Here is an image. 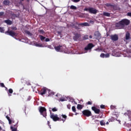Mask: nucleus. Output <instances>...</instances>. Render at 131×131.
I'll return each mask as SVG.
<instances>
[{
    "label": "nucleus",
    "mask_w": 131,
    "mask_h": 131,
    "mask_svg": "<svg viewBox=\"0 0 131 131\" xmlns=\"http://www.w3.org/2000/svg\"><path fill=\"white\" fill-rule=\"evenodd\" d=\"M50 118L51 119H53V121H63V122H65L66 121V119H67V116L66 115H62L61 116L62 119H60L58 117V115L54 114H52L51 112Z\"/></svg>",
    "instance_id": "nucleus-1"
},
{
    "label": "nucleus",
    "mask_w": 131,
    "mask_h": 131,
    "mask_svg": "<svg viewBox=\"0 0 131 131\" xmlns=\"http://www.w3.org/2000/svg\"><path fill=\"white\" fill-rule=\"evenodd\" d=\"M77 25H78V26H90V24L88 23L78 24V22H76L73 24V28H75V29H79V28Z\"/></svg>",
    "instance_id": "nucleus-2"
},
{
    "label": "nucleus",
    "mask_w": 131,
    "mask_h": 131,
    "mask_svg": "<svg viewBox=\"0 0 131 131\" xmlns=\"http://www.w3.org/2000/svg\"><path fill=\"white\" fill-rule=\"evenodd\" d=\"M47 93H48V97H50V96H51V91H50L49 89L44 88L43 89H42L39 92V95H41V96H43V95H46V94H47Z\"/></svg>",
    "instance_id": "nucleus-3"
},
{
    "label": "nucleus",
    "mask_w": 131,
    "mask_h": 131,
    "mask_svg": "<svg viewBox=\"0 0 131 131\" xmlns=\"http://www.w3.org/2000/svg\"><path fill=\"white\" fill-rule=\"evenodd\" d=\"M39 112H40L41 115H42L43 117H47V109L43 106H39Z\"/></svg>",
    "instance_id": "nucleus-4"
},
{
    "label": "nucleus",
    "mask_w": 131,
    "mask_h": 131,
    "mask_svg": "<svg viewBox=\"0 0 131 131\" xmlns=\"http://www.w3.org/2000/svg\"><path fill=\"white\" fill-rule=\"evenodd\" d=\"M105 7H107L106 10H115L116 5L111 3H106L105 4Z\"/></svg>",
    "instance_id": "nucleus-5"
},
{
    "label": "nucleus",
    "mask_w": 131,
    "mask_h": 131,
    "mask_svg": "<svg viewBox=\"0 0 131 131\" xmlns=\"http://www.w3.org/2000/svg\"><path fill=\"white\" fill-rule=\"evenodd\" d=\"M84 11H89L90 14H97V9L94 8H91V7H89V8H85L84 9Z\"/></svg>",
    "instance_id": "nucleus-6"
},
{
    "label": "nucleus",
    "mask_w": 131,
    "mask_h": 131,
    "mask_svg": "<svg viewBox=\"0 0 131 131\" xmlns=\"http://www.w3.org/2000/svg\"><path fill=\"white\" fill-rule=\"evenodd\" d=\"M82 113L84 116H86V117H90V116H92V112L89 110H84L82 112Z\"/></svg>",
    "instance_id": "nucleus-7"
},
{
    "label": "nucleus",
    "mask_w": 131,
    "mask_h": 131,
    "mask_svg": "<svg viewBox=\"0 0 131 131\" xmlns=\"http://www.w3.org/2000/svg\"><path fill=\"white\" fill-rule=\"evenodd\" d=\"M121 22L124 28L125 26H127L130 23L129 20L126 19L121 20Z\"/></svg>",
    "instance_id": "nucleus-8"
},
{
    "label": "nucleus",
    "mask_w": 131,
    "mask_h": 131,
    "mask_svg": "<svg viewBox=\"0 0 131 131\" xmlns=\"http://www.w3.org/2000/svg\"><path fill=\"white\" fill-rule=\"evenodd\" d=\"M5 34H8V35L12 36V37H14V36H16L17 35L16 33H15L13 31H9V30L5 32Z\"/></svg>",
    "instance_id": "nucleus-9"
},
{
    "label": "nucleus",
    "mask_w": 131,
    "mask_h": 131,
    "mask_svg": "<svg viewBox=\"0 0 131 131\" xmlns=\"http://www.w3.org/2000/svg\"><path fill=\"white\" fill-rule=\"evenodd\" d=\"M80 37H81V35L78 33H76L74 34V36H73V39L75 40V41H77L79 40Z\"/></svg>",
    "instance_id": "nucleus-10"
},
{
    "label": "nucleus",
    "mask_w": 131,
    "mask_h": 131,
    "mask_svg": "<svg viewBox=\"0 0 131 131\" xmlns=\"http://www.w3.org/2000/svg\"><path fill=\"white\" fill-rule=\"evenodd\" d=\"M95 47V45L93 44L92 43H89L88 44L86 47L84 48L85 51H89V50H92V48H94Z\"/></svg>",
    "instance_id": "nucleus-11"
},
{
    "label": "nucleus",
    "mask_w": 131,
    "mask_h": 131,
    "mask_svg": "<svg viewBox=\"0 0 131 131\" xmlns=\"http://www.w3.org/2000/svg\"><path fill=\"white\" fill-rule=\"evenodd\" d=\"M115 27L118 29H123L124 28L121 20L116 24Z\"/></svg>",
    "instance_id": "nucleus-12"
},
{
    "label": "nucleus",
    "mask_w": 131,
    "mask_h": 131,
    "mask_svg": "<svg viewBox=\"0 0 131 131\" xmlns=\"http://www.w3.org/2000/svg\"><path fill=\"white\" fill-rule=\"evenodd\" d=\"M111 39L113 41H117L118 40V35L115 34L111 36Z\"/></svg>",
    "instance_id": "nucleus-13"
},
{
    "label": "nucleus",
    "mask_w": 131,
    "mask_h": 131,
    "mask_svg": "<svg viewBox=\"0 0 131 131\" xmlns=\"http://www.w3.org/2000/svg\"><path fill=\"white\" fill-rule=\"evenodd\" d=\"M91 108L92 110L96 113V114H99L100 112H101L100 109L97 108L96 106H92Z\"/></svg>",
    "instance_id": "nucleus-14"
},
{
    "label": "nucleus",
    "mask_w": 131,
    "mask_h": 131,
    "mask_svg": "<svg viewBox=\"0 0 131 131\" xmlns=\"http://www.w3.org/2000/svg\"><path fill=\"white\" fill-rule=\"evenodd\" d=\"M94 36L97 37V39H98V38H101V33H100L99 31H95L94 33Z\"/></svg>",
    "instance_id": "nucleus-15"
},
{
    "label": "nucleus",
    "mask_w": 131,
    "mask_h": 131,
    "mask_svg": "<svg viewBox=\"0 0 131 131\" xmlns=\"http://www.w3.org/2000/svg\"><path fill=\"white\" fill-rule=\"evenodd\" d=\"M5 23H6V24H7V25H12V21H11V20L10 19H7L4 20Z\"/></svg>",
    "instance_id": "nucleus-16"
},
{
    "label": "nucleus",
    "mask_w": 131,
    "mask_h": 131,
    "mask_svg": "<svg viewBox=\"0 0 131 131\" xmlns=\"http://www.w3.org/2000/svg\"><path fill=\"white\" fill-rule=\"evenodd\" d=\"M103 15L105 17H110V16H111V13L109 12H103Z\"/></svg>",
    "instance_id": "nucleus-17"
},
{
    "label": "nucleus",
    "mask_w": 131,
    "mask_h": 131,
    "mask_svg": "<svg viewBox=\"0 0 131 131\" xmlns=\"http://www.w3.org/2000/svg\"><path fill=\"white\" fill-rule=\"evenodd\" d=\"M130 34H129L128 32H127L125 35V39H126V40H128L129 38H130Z\"/></svg>",
    "instance_id": "nucleus-18"
},
{
    "label": "nucleus",
    "mask_w": 131,
    "mask_h": 131,
    "mask_svg": "<svg viewBox=\"0 0 131 131\" xmlns=\"http://www.w3.org/2000/svg\"><path fill=\"white\" fill-rule=\"evenodd\" d=\"M13 89H9L8 90V95L9 96V97H11V96H12V94L13 93Z\"/></svg>",
    "instance_id": "nucleus-19"
},
{
    "label": "nucleus",
    "mask_w": 131,
    "mask_h": 131,
    "mask_svg": "<svg viewBox=\"0 0 131 131\" xmlns=\"http://www.w3.org/2000/svg\"><path fill=\"white\" fill-rule=\"evenodd\" d=\"M4 5L5 6H9L10 5V1L9 0H5L3 2Z\"/></svg>",
    "instance_id": "nucleus-20"
},
{
    "label": "nucleus",
    "mask_w": 131,
    "mask_h": 131,
    "mask_svg": "<svg viewBox=\"0 0 131 131\" xmlns=\"http://www.w3.org/2000/svg\"><path fill=\"white\" fill-rule=\"evenodd\" d=\"M61 48H62V46H56L54 47L55 50L57 52H60V50H61Z\"/></svg>",
    "instance_id": "nucleus-21"
},
{
    "label": "nucleus",
    "mask_w": 131,
    "mask_h": 131,
    "mask_svg": "<svg viewBox=\"0 0 131 131\" xmlns=\"http://www.w3.org/2000/svg\"><path fill=\"white\" fill-rule=\"evenodd\" d=\"M83 108V106L82 105V104H77V108L78 110H81V109H82Z\"/></svg>",
    "instance_id": "nucleus-22"
},
{
    "label": "nucleus",
    "mask_w": 131,
    "mask_h": 131,
    "mask_svg": "<svg viewBox=\"0 0 131 131\" xmlns=\"http://www.w3.org/2000/svg\"><path fill=\"white\" fill-rule=\"evenodd\" d=\"M6 118H7V120H8L9 124H12V120L11 119H10V117L9 116H7Z\"/></svg>",
    "instance_id": "nucleus-23"
},
{
    "label": "nucleus",
    "mask_w": 131,
    "mask_h": 131,
    "mask_svg": "<svg viewBox=\"0 0 131 131\" xmlns=\"http://www.w3.org/2000/svg\"><path fill=\"white\" fill-rule=\"evenodd\" d=\"M70 9L71 10H76L77 8L76 7V6L71 5L70 7Z\"/></svg>",
    "instance_id": "nucleus-24"
},
{
    "label": "nucleus",
    "mask_w": 131,
    "mask_h": 131,
    "mask_svg": "<svg viewBox=\"0 0 131 131\" xmlns=\"http://www.w3.org/2000/svg\"><path fill=\"white\" fill-rule=\"evenodd\" d=\"M25 32L26 34H28V35H30V36L32 35V34H31L29 31H25Z\"/></svg>",
    "instance_id": "nucleus-25"
},
{
    "label": "nucleus",
    "mask_w": 131,
    "mask_h": 131,
    "mask_svg": "<svg viewBox=\"0 0 131 131\" xmlns=\"http://www.w3.org/2000/svg\"><path fill=\"white\" fill-rule=\"evenodd\" d=\"M40 39L42 41L43 40H45L46 39V37L42 36V35H40L39 36Z\"/></svg>",
    "instance_id": "nucleus-26"
},
{
    "label": "nucleus",
    "mask_w": 131,
    "mask_h": 131,
    "mask_svg": "<svg viewBox=\"0 0 131 131\" xmlns=\"http://www.w3.org/2000/svg\"><path fill=\"white\" fill-rule=\"evenodd\" d=\"M72 110L73 112H74V113H76V108L75 107V106H73L72 107Z\"/></svg>",
    "instance_id": "nucleus-27"
},
{
    "label": "nucleus",
    "mask_w": 131,
    "mask_h": 131,
    "mask_svg": "<svg viewBox=\"0 0 131 131\" xmlns=\"http://www.w3.org/2000/svg\"><path fill=\"white\" fill-rule=\"evenodd\" d=\"M10 128L12 131H17V128L14 127L13 126H11Z\"/></svg>",
    "instance_id": "nucleus-28"
},
{
    "label": "nucleus",
    "mask_w": 131,
    "mask_h": 131,
    "mask_svg": "<svg viewBox=\"0 0 131 131\" xmlns=\"http://www.w3.org/2000/svg\"><path fill=\"white\" fill-rule=\"evenodd\" d=\"M38 33H40V34H45V32L43 31V30H39L38 31Z\"/></svg>",
    "instance_id": "nucleus-29"
},
{
    "label": "nucleus",
    "mask_w": 131,
    "mask_h": 131,
    "mask_svg": "<svg viewBox=\"0 0 131 131\" xmlns=\"http://www.w3.org/2000/svg\"><path fill=\"white\" fill-rule=\"evenodd\" d=\"M83 39H84V40L89 39V35H86L84 36L83 37Z\"/></svg>",
    "instance_id": "nucleus-30"
},
{
    "label": "nucleus",
    "mask_w": 131,
    "mask_h": 131,
    "mask_svg": "<svg viewBox=\"0 0 131 131\" xmlns=\"http://www.w3.org/2000/svg\"><path fill=\"white\" fill-rule=\"evenodd\" d=\"M0 32L4 33L5 32V29L4 28L0 27Z\"/></svg>",
    "instance_id": "nucleus-31"
},
{
    "label": "nucleus",
    "mask_w": 131,
    "mask_h": 131,
    "mask_svg": "<svg viewBox=\"0 0 131 131\" xmlns=\"http://www.w3.org/2000/svg\"><path fill=\"white\" fill-rule=\"evenodd\" d=\"M52 111H53V112H56V111H58V109L57 108V107H54L52 109Z\"/></svg>",
    "instance_id": "nucleus-32"
},
{
    "label": "nucleus",
    "mask_w": 131,
    "mask_h": 131,
    "mask_svg": "<svg viewBox=\"0 0 131 131\" xmlns=\"http://www.w3.org/2000/svg\"><path fill=\"white\" fill-rule=\"evenodd\" d=\"M100 125H105V123L104 122V120H101L100 121Z\"/></svg>",
    "instance_id": "nucleus-33"
},
{
    "label": "nucleus",
    "mask_w": 131,
    "mask_h": 131,
    "mask_svg": "<svg viewBox=\"0 0 131 131\" xmlns=\"http://www.w3.org/2000/svg\"><path fill=\"white\" fill-rule=\"evenodd\" d=\"M0 86H1V88H6L4 83H0Z\"/></svg>",
    "instance_id": "nucleus-34"
},
{
    "label": "nucleus",
    "mask_w": 131,
    "mask_h": 131,
    "mask_svg": "<svg viewBox=\"0 0 131 131\" xmlns=\"http://www.w3.org/2000/svg\"><path fill=\"white\" fill-rule=\"evenodd\" d=\"M110 57V55L108 53L105 54L104 58H109Z\"/></svg>",
    "instance_id": "nucleus-35"
},
{
    "label": "nucleus",
    "mask_w": 131,
    "mask_h": 131,
    "mask_svg": "<svg viewBox=\"0 0 131 131\" xmlns=\"http://www.w3.org/2000/svg\"><path fill=\"white\" fill-rule=\"evenodd\" d=\"M100 57H101V58H105V54H104V53H101V54H100Z\"/></svg>",
    "instance_id": "nucleus-36"
},
{
    "label": "nucleus",
    "mask_w": 131,
    "mask_h": 131,
    "mask_svg": "<svg viewBox=\"0 0 131 131\" xmlns=\"http://www.w3.org/2000/svg\"><path fill=\"white\" fill-rule=\"evenodd\" d=\"M67 108L68 109H69V110L71 109V105L70 104H68Z\"/></svg>",
    "instance_id": "nucleus-37"
},
{
    "label": "nucleus",
    "mask_w": 131,
    "mask_h": 131,
    "mask_svg": "<svg viewBox=\"0 0 131 131\" xmlns=\"http://www.w3.org/2000/svg\"><path fill=\"white\" fill-rule=\"evenodd\" d=\"M4 14H5V12H0V17H2V16H4Z\"/></svg>",
    "instance_id": "nucleus-38"
},
{
    "label": "nucleus",
    "mask_w": 131,
    "mask_h": 131,
    "mask_svg": "<svg viewBox=\"0 0 131 131\" xmlns=\"http://www.w3.org/2000/svg\"><path fill=\"white\" fill-rule=\"evenodd\" d=\"M11 29L12 30H17V29L16 27H11Z\"/></svg>",
    "instance_id": "nucleus-39"
},
{
    "label": "nucleus",
    "mask_w": 131,
    "mask_h": 131,
    "mask_svg": "<svg viewBox=\"0 0 131 131\" xmlns=\"http://www.w3.org/2000/svg\"><path fill=\"white\" fill-rule=\"evenodd\" d=\"M59 101H60V102H64V101H66V100L65 98H60Z\"/></svg>",
    "instance_id": "nucleus-40"
},
{
    "label": "nucleus",
    "mask_w": 131,
    "mask_h": 131,
    "mask_svg": "<svg viewBox=\"0 0 131 131\" xmlns=\"http://www.w3.org/2000/svg\"><path fill=\"white\" fill-rule=\"evenodd\" d=\"M100 108H101V109H104V108H105V105H103V104L101 105H100Z\"/></svg>",
    "instance_id": "nucleus-41"
},
{
    "label": "nucleus",
    "mask_w": 131,
    "mask_h": 131,
    "mask_svg": "<svg viewBox=\"0 0 131 131\" xmlns=\"http://www.w3.org/2000/svg\"><path fill=\"white\" fill-rule=\"evenodd\" d=\"M73 2L74 3H79V2H80V0H73Z\"/></svg>",
    "instance_id": "nucleus-42"
},
{
    "label": "nucleus",
    "mask_w": 131,
    "mask_h": 131,
    "mask_svg": "<svg viewBox=\"0 0 131 131\" xmlns=\"http://www.w3.org/2000/svg\"><path fill=\"white\" fill-rule=\"evenodd\" d=\"M87 105H92V104H93V103L91 101H88L87 103H86Z\"/></svg>",
    "instance_id": "nucleus-43"
},
{
    "label": "nucleus",
    "mask_w": 131,
    "mask_h": 131,
    "mask_svg": "<svg viewBox=\"0 0 131 131\" xmlns=\"http://www.w3.org/2000/svg\"><path fill=\"white\" fill-rule=\"evenodd\" d=\"M127 16H128V17H131V12H128L127 13Z\"/></svg>",
    "instance_id": "nucleus-44"
},
{
    "label": "nucleus",
    "mask_w": 131,
    "mask_h": 131,
    "mask_svg": "<svg viewBox=\"0 0 131 131\" xmlns=\"http://www.w3.org/2000/svg\"><path fill=\"white\" fill-rule=\"evenodd\" d=\"M45 41H46V42L50 41V39L49 38H46Z\"/></svg>",
    "instance_id": "nucleus-45"
},
{
    "label": "nucleus",
    "mask_w": 131,
    "mask_h": 131,
    "mask_svg": "<svg viewBox=\"0 0 131 131\" xmlns=\"http://www.w3.org/2000/svg\"><path fill=\"white\" fill-rule=\"evenodd\" d=\"M128 116H130L131 115V111H129V112H128Z\"/></svg>",
    "instance_id": "nucleus-46"
},
{
    "label": "nucleus",
    "mask_w": 131,
    "mask_h": 131,
    "mask_svg": "<svg viewBox=\"0 0 131 131\" xmlns=\"http://www.w3.org/2000/svg\"><path fill=\"white\" fill-rule=\"evenodd\" d=\"M61 32H60V31H58L57 32V34H58V35H61Z\"/></svg>",
    "instance_id": "nucleus-47"
},
{
    "label": "nucleus",
    "mask_w": 131,
    "mask_h": 131,
    "mask_svg": "<svg viewBox=\"0 0 131 131\" xmlns=\"http://www.w3.org/2000/svg\"><path fill=\"white\" fill-rule=\"evenodd\" d=\"M48 48H49V49H52V46L49 45L48 46Z\"/></svg>",
    "instance_id": "nucleus-48"
},
{
    "label": "nucleus",
    "mask_w": 131,
    "mask_h": 131,
    "mask_svg": "<svg viewBox=\"0 0 131 131\" xmlns=\"http://www.w3.org/2000/svg\"><path fill=\"white\" fill-rule=\"evenodd\" d=\"M90 23H92V24H94V21L93 20H90Z\"/></svg>",
    "instance_id": "nucleus-49"
},
{
    "label": "nucleus",
    "mask_w": 131,
    "mask_h": 131,
    "mask_svg": "<svg viewBox=\"0 0 131 131\" xmlns=\"http://www.w3.org/2000/svg\"><path fill=\"white\" fill-rule=\"evenodd\" d=\"M36 47H41L42 45L37 44V45H36Z\"/></svg>",
    "instance_id": "nucleus-50"
},
{
    "label": "nucleus",
    "mask_w": 131,
    "mask_h": 131,
    "mask_svg": "<svg viewBox=\"0 0 131 131\" xmlns=\"http://www.w3.org/2000/svg\"><path fill=\"white\" fill-rule=\"evenodd\" d=\"M89 38H93V36H92V35H90V36H89Z\"/></svg>",
    "instance_id": "nucleus-51"
},
{
    "label": "nucleus",
    "mask_w": 131,
    "mask_h": 131,
    "mask_svg": "<svg viewBox=\"0 0 131 131\" xmlns=\"http://www.w3.org/2000/svg\"><path fill=\"white\" fill-rule=\"evenodd\" d=\"M2 129H3L2 128V127L0 126V130H2Z\"/></svg>",
    "instance_id": "nucleus-52"
},
{
    "label": "nucleus",
    "mask_w": 131,
    "mask_h": 131,
    "mask_svg": "<svg viewBox=\"0 0 131 131\" xmlns=\"http://www.w3.org/2000/svg\"><path fill=\"white\" fill-rule=\"evenodd\" d=\"M106 124H109V122H107Z\"/></svg>",
    "instance_id": "nucleus-53"
},
{
    "label": "nucleus",
    "mask_w": 131,
    "mask_h": 131,
    "mask_svg": "<svg viewBox=\"0 0 131 131\" xmlns=\"http://www.w3.org/2000/svg\"><path fill=\"white\" fill-rule=\"evenodd\" d=\"M95 121L99 122V120H95Z\"/></svg>",
    "instance_id": "nucleus-54"
},
{
    "label": "nucleus",
    "mask_w": 131,
    "mask_h": 131,
    "mask_svg": "<svg viewBox=\"0 0 131 131\" xmlns=\"http://www.w3.org/2000/svg\"><path fill=\"white\" fill-rule=\"evenodd\" d=\"M77 114H78L77 113H75V115H77Z\"/></svg>",
    "instance_id": "nucleus-55"
},
{
    "label": "nucleus",
    "mask_w": 131,
    "mask_h": 131,
    "mask_svg": "<svg viewBox=\"0 0 131 131\" xmlns=\"http://www.w3.org/2000/svg\"><path fill=\"white\" fill-rule=\"evenodd\" d=\"M5 88H6V90H8V88L7 87H6Z\"/></svg>",
    "instance_id": "nucleus-56"
},
{
    "label": "nucleus",
    "mask_w": 131,
    "mask_h": 131,
    "mask_svg": "<svg viewBox=\"0 0 131 131\" xmlns=\"http://www.w3.org/2000/svg\"><path fill=\"white\" fill-rule=\"evenodd\" d=\"M111 108H112V107H114V106H111Z\"/></svg>",
    "instance_id": "nucleus-57"
},
{
    "label": "nucleus",
    "mask_w": 131,
    "mask_h": 131,
    "mask_svg": "<svg viewBox=\"0 0 131 131\" xmlns=\"http://www.w3.org/2000/svg\"><path fill=\"white\" fill-rule=\"evenodd\" d=\"M22 2H23L24 0H21Z\"/></svg>",
    "instance_id": "nucleus-58"
}]
</instances>
